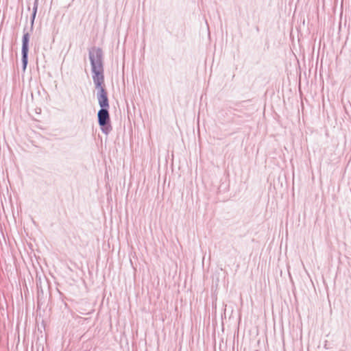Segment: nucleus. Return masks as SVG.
Returning <instances> with one entry per match:
<instances>
[{"instance_id": "20e7f679", "label": "nucleus", "mask_w": 351, "mask_h": 351, "mask_svg": "<svg viewBox=\"0 0 351 351\" xmlns=\"http://www.w3.org/2000/svg\"><path fill=\"white\" fill-rule=\"evenodd\" d=\"M38 7V0H34L33 10L31 15V30H33L34 28V23L36 16L37 10Z\"/></svg>"}, {"instance_id": "7ed1b4c3", "label": "nucleus", "mask_w": 351, "mask_h": 351, "mask_svg": "<svg viewBox=\"0 0 351 351\" xmlns=\"http://www.w3.org/2000/svg\"><path fill=\"white\" fill-rule=\"evenodd\" d=\"M30 35L28 32H24L22 38L21 60L23 69H26L28 63L29 42Z\"/></svg>"}, {"instance_id": "f03ea898", "label": "nucleus", "mask_w": 351, "mask_h": 351, "mask_svg": "<svg viewBox=\"0 0 351 351\" xmlns=\"http://www.w3.org/2000/svg\"><path fill=\"white\" fill-rule=\"evenodd\" d=\"M100 110L97 112V121L101 132L108 135L112 130L109 113L108 94L97 97Z\"/></svg>"}, {"instance_id": "f257e3e1", "label": "nucleus", "mask_w": 351, "mask_h": 351, "mask_svg": "<svg viewBox=\"0 0 351 351\" xmlns=\"http://www.w3.org/2000/svg\"><path fill=\"white\" fill-rule=\"evenodd\" d=\"M93 73V80L97 89V97L107 95L104 84L103 51L100 47H93L88 51Z\"/></svg>"}]
</instances>
